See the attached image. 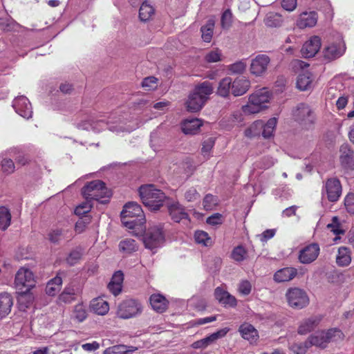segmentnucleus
<instances>
[{"label":"nucleus","instance_id":"nucleus-39","mask_svg":"<svg viewBox=\"0 0 354 354\" xmlns=\"http://www.w3.org/2000/svg\"><path fill=\"white\" fill-rule=\"evenodd\" d=\"M119 249L125 253H131L137 250L136 242L132 239H125L119 243Z\"/></svg>","mask_w":354,"mask_h":354},{"label":"nucleus","instance_id":"nucleus-36","mask_svg":"<svg viewBox=\"0 0 354 354\" xmlns=\"http://www.w3.org/2000/svg\"><path fill=\"white\" fill-rule=\"evenodd\" d=\"M67 231L55 228L51 229L47 234L48 241L53 244H59V242L64 238L65 234Z\"/></svg>","mask_w":354,"mask_h":354},{"label":"nucleus","instance_id":"nucleus-50","mask_svg":"<svg viewBox=\"0 0 354 354\" xmlns=\"http://www.w3.org/2000/svg\"><path fill=\"white\" fill-rule=\"evenodd\" d=\"M310 346L308 345V339L304 343H294L290 349L295 354H305Z\"/></svg>","mask_w":354,"mask_h":354},{"label":"nucleus","instance_id":"nucleus-34","mask_svg":"<svg viewBox=\"0 0 354 354\" xmlns=\"http://www.w3.org/2000/svg\"><path fill=\"white\" fill-rule=\"evenodd\" d=\"M213 85L209 82L205 81L198 86H197L194 91L203 97L205 102H206L207 97L213 92Z\"/></svg>","mask_w":354,"mask_h":354},{"label":"nucleus","instance_id":"nucleus-11","mask_svg":"<svg viewBox=\"0 0 354 354\" xmlns=\"http://www.w3.org/2000/svg\"><path fill=\"white\" fill-rule=\"evenodd\" d=\"M346 50V45L343 37L337 34L335 42L330 44L324 48V56L328 60H334L341 57Z\"/></svg>","mask_w":354,"mask_h":354},{"label":"nucleus","instance_id":"nucleus-9","mask_svg":"<svg viewBox=\"0 0 354 354\" xmlns=\"http://www.w3.org/2000/svg\"><path fill=\"white\" fill-rule=\"evenodd\" d=\"M15 283L17 289L21 292L29 291L35 285L32 271L26 268H20L15 276Z\"/></svg>","mask_w":354,"mask_h":354},{"label":"nucleus","instance_id":"nucleus-23","mask_svg":"<svg viewBox=\"0 0 354 354\" xmlns=\"http://www.w3.org/2000/svg\"><path fill=\"white\" fill-rule=\"evenodd\" d=\"M205 103L203 97L194 91L189 94L186 102L187 109L190 112H197L202 109Z\"/></svg>","mask_w":354,"mask_h":354},{"label":"nucleus","instance_id":"nucleus-60","mask_svg":"<svg viewBox=\"0 0 354 354\" xmlns=\"http://www.w3.org/2000/svg\"><path fill=\"white\" fill-rule=\"evenodd\" d=\"M221 214L216 213L207 218V223L212 225H216L222 223Z\"/></svg>","mask_w":354,"mask_h":354},{"label":"nucleus","instance_id":"nucleus-25","mask_svg":"<svg viewBox=\"0 0 354 354\" xmlns=\"http://www.w3.org/2000/svg\"><path fill=\"white\" fill-rule=\"evenodd\" d=\"M214 296L220 303L224 305H229L232 307L236 306V298L220 287L215 289Z\"/></svg>","mask_w":354,"mask_h":354},{"label":"nucleus","instance_id":"nucleus-40","mask_svg":"<svg viewBox=\"0 0 354 354\" xmlns=\"http://www.w3.org/2000/svg\"><path fill=\"white\" fill-rule=\"evenodd\" d=\"M229 330H230V328L226 327V328L220 329L218 331L211 334L210 335L203 338L204 342H205V345L207 346V347L212 343L214 342L218 339L225 337Z\"/></svg>","mask_w":354,"mask_h":354},{"label":"nucleus","instance_id":"nucleus-48","mask_svg":"<svg viewBox=\"0 0 354 354\" xmlns=\"http://www.w3.org/2000/svg\"><path fill=\"white\" fill-rule=\"evenodd\" d=\"M157 86L158 79L153 76L145 77L142 82V86L147 91L153 90Z\"/></svg>","mask_w":354,"mask_h":354},{"label":"nucleus","instance_id":"nucleus-64","mask_svg":"<svg viewBox=\"0 0 354 354\" xmlns=\"http://www.w3.org/2000/svg\"><path fill=\"white\" fill-rule=\"evenodd\" d=\"M113 347L115 354H127L128 353L131 351L129 350L128 347L125 345H117L113 346Z\"/></svg>","mask_w":354,"mask_h":354},{"label":"nucleus","instance_id":"nucleus-49","mask_svg":"<svg viewBox=\"0 0 354 354\" xmlns=\"http://www.w3.org/2000/svg\"><path fill=\"white\" fill-rule=\"evenodd\" d=\"M1 170L6 174H12L15 170V163L10 158H4L1 161Z\"/></svg>","mask_w":354,"mask_h":354},{"label":"nucleus","instance_id":"nucleus-38","mask_svg":"<svg viewBox=\"0 0 354 354\" xmlns=\"http://www.w3.org/2000/svg\"><path fill=\"white\" fill-rule=\"evenodd\" d=\"M277 125V119L275 118H272L268 120V122L264 124L263 122L262 127V136L265 138H269L273 135L274 130Z\"/></svg>","mask_w":354,"mask_h":354},{"label":"nucleus","instance_id":"nucleus-53","mask_svg":"<svg viewBox=\"0 0 354 354\" xmlns=\"http://www.w3.org/2000/svg\"><path fill=\"white\" fill-rule=\"evenodd\" d=\"M92 205L91 204V200H86V202L79 205L75 209V214L77 215H83L91 211Z\"/></svg>","mask_w":354,"mask_h":354},{"label":"nucleus","instance_id":"nucleus-27","mask_svg":"<svg viewBox=\"0 0 354 354\" xmlns=\"http://www.w3.org/2000/svg\"><path fill=\"white\" fill-rule=\"evenodd\" d=\"M90 307L93 313L100 315H104L109 310V303L101 297L93 299L91 302Z\"/></svg>","mask_w":354,"mask_h":354},{"label":"nucleus","instance_id":"nucleus-14","mask_svg":"<svg viewBox=\"0 0 354 354\" xmlns=\"http://www.w3.org/2000/svg\"><path fill=\"white\" fill-rule=\"evenodd\" d=\"M325 190L329 201L335 202L338 201L342 194L340 181L336 178L328 179L325 183Z\"/></svg>","mask_w":354,"mask_h":354},{"label":"nucleus","instance_id":"nucleus-12","mask_svg":"<svg viewBox=\"0 0 354 354\" xmlns=\"http://www.w3.org/2000/svg\"><path fill=\"white\" fill-rule=\"evenodd\" d=\"M319 252L320 248L318 243H310L300 250L298 260L303 264H310L317 259Z\"/></svg>","mask_w":354,"mask_h":354},{"label":"nucleus","instance_id":"nucleus-44","mask_svg":"<svg viewBox=\"0 0 354 354\" xmlns=\"http://www.w3.org/2000/svg\"><path fill=\"white\" fill-rule=\"evenodd\" d=\"M214 24H206L201 28V37L205 42H210L213 36Z\"/></svg>","mask_w":354,"mask_h":354},{"label":"nucleus","instance_id":"nucleus-61","mask_svg":"<svg viewBox=\"0 0 354 354\" xmlns=\"http://www.w3.org/2000/svg\"><path fill=\"white\" fill-rule=\"evenodd\" d=\"M281 6L286 10L292 11L297 6V0H282Z\"/></svg>","mask_w":354,"mask_h":354},{"label":"nucleus","instance_id":"nucleus-6","mask_svg":"<svg viewBox=\"0 0 354 354\" xmlns=\"http://www.w3.org/2000/svg\"><path fill=\"white\" fill-rule=\"evenodd\" d=\"M294 118L303 128L309 129L314 127L316 116L312 109L306 104H298L294 112Z\"/></svg>","mask_w":354,"mask_h":354},{"label":"nucleus","instance_id":"nucleus-7","mask_svg":"<svg viewBox=\"0 0 354 354\" xmlns=\"http://www.w3.org/2000/svg\"><path fill=\"white\" fill-rule=\"evenodd\" d=\"M142 310V305L138 300L127 299L119 304L117 315L120 318L127 319L140 315Z\"/></svg>","mask_w":354,"mask_h":354},{"label":"nucleus","instance_id":"nucleus-18","mask_svg":"<svg viewBox=\"0 0 354 354\" xmlns=\"http://www.w3.org/2000/svg\"><path fill=\"white\" fill-rule=\"evenodd\" d=\"M339 160L344 169H354V152L348 144L340 147Z\"/></svg>","mask_w":354,"mask_h":354},{"label":"nucleus","instance_id":"nucleus-21","mask_svg":"<svg viewBox=\"0 0 354 354\" xmlns=\"http://www.w3.org/2000/svg\"><path fill=\"white\" fill-rule=\"evenodd\" d=\"M297 274V270L293 267H286L278 270L273 276L277 283L287 282L294 279Z\"/></svg>","mask_w":354,"mask_h":354},{"label":"nucleus","instance_id":"nucleus-45","mask_svg":"<svg viewBox=\"0 0 354 354\" xmlns=\"http://www.w3.org/2000/svg\"><path fill=\"white\" fill-rule=\"evenodd\" d=\"M247 255V250L242 245H238L235 247L232 253L231 258L237 262L243 261Z\"/></svg>","mask_w":354,"mask_h":354},{"label":"nucleus","instance_id":"nucleus-2","mask_svg":"<svg viewBox=\"0 0 354 354\" xmlns=\"http://www.w3.org/2000/svg\"><path fill=\"white\" fill-rule=\"evenodd\" d=\"M270 97L271 93L267 88L257 90L249 95L248 104L242 106V111L245 114L259 113L268 107Z\"/></svg>","mask_w":354,"mask_h":354},{"label":"nucleus","instance_id":"nucleus-43","mask_svg":"<svg viewBox=\"0 0 354 354\" xmlns=\"http://www.w3.org/2000/svg\"><path fill=\"white\" fill-rule=\"evenodd\" d=\"M215 144V138L210 137L205 140L202 143L201 153L202 155L208 159L209 158L210 153Z\"/></svg>","mask_w":354,"mask_h":354},{"label":"nucleus","instance_id":"nucleus-31","mask_svg":"<svg viewBox=\"0 0 354 354\" xmlns=\"http://www.w3.org/2000/svg\"><path fill=\"white\" fill-rule=\"evenodd\" d=\"M313 79L309 72H304L299 74L297 80V87L300 91H307L311 87Z\"/></svg>","mask_w":354,"mask_h":354},{"label":"nucleus","instance_id":"nucleus-35","mask_svg":"<svg viewBox=\"0 0 354 354\" xmlns=\"http://www.w3.org/2000/svg\"><path fill=\"white\" fill-rule=\"evenodd\" d=\"M11 213L5 206L0 207V230H6L11 223Z\"/></svg>","mask_w":354,"mask_h":354},{"label":"nucleus","instance_id":"nucleus-42","mask_svg":"<svg viewBox=\"0 0 354 354\" xmlns=\"http://www.w3.org/2000/svg\"><path fill=\"white\" fill-rule=\"evenodd\" d=\"M87 315L86 307L82 304H78L75 306L73 316L78 322H84L86 319Z\"/></svg>","mask_w":354,"mask_h":354},{"label":"nucleus","instance_id":"nucleus-24","mask_svg":"<svg viewBox=\"0 0 354 354\" xmlns=\"http://www.w3.org/2000/svg\"><path fill=\"white\" fill-rule=\"evenodd\" d=\"M203 125V122L198 118L185 120L181 124V129L185 134H196Z\"/></svg>","mask_w":354,"mask_h":354},{"label":"nucleus","instance_id":"nucleus-46","mask_svg":"<svg viewBox=\"0 0 354 354\" xmlns=\"http://www.w3.org/2000/svg\"><path fill=\"white\" fill-rule=\"evenodd\" d=\"M194 239L196 243L205 246L210 245L212 243L211 238L208 234L204 231H196L194 234Z\"/></svg>","mask_w":354,"mask_h":354},{"label":"nucleus","instance_id":"nucleus-32","mask_svg":"<svg viewBox=\"0 0 354 354\" xmlns=\"http://www.w3.org/2000/svg\"><path fill=\"white\" fill-rule=\"evenodd\" d=\"M232 91V78L226 77L223 78L218 83L216 93L221 97H227Z\"/></svg>","mask_w":354,"mask_h":354},{"label":"nucleus","instance_id":"nucleus-57","mask_svg":"<svg viewBox=\"0 0 354 354\" xmlns=\"http://www.w3.org/2000/svg\"><path fill=\"white\" fill-rule=\"evenodd\" d=\"M246 65L244 62L239 61L229 66V71L232 73H242L245 70Z\"/></svg>","mask_w":354,"mask_h":354},{"label":"nucleus","instance_id":"nucleus-33","mask_svg":"<svg viewBox=\"0 0 354 354\" xmlns=\"http://www.w3.org/2000/svg\"><path fill=\"white\" fill-rule=\"evenodd\" d=\"M62 284V279L56 276L53 279H50L46 284V292L50 296H54L60 290Z\"/></svg>","mask_w":354,"mask_h":354},{"label":"nucleus","instance_id":"nucleus-59","mask_svg":"<svg viewBox=\"0 0 354 354\" xmlns=\"http://www.w3.org/2000/svg\"><path fill=\"white\" fill-rule=\"evenodd\" d=\"M123 281H124V274L122 271L119 270V271H116L113 274V275L111 279V281L109 283H111V286H113V284H114V283L122 286Z\"/></svg>","mask_w":354,"mask_h":354},{"label":"nucleus","instance_id":"nucleus-51","mask_svg":"<svg viewBox=\"0 0 354 354\" xmlns=\"http://www.w3.org/2000/svg\"><path fill=\"white\" fill-rule=\"evenodd\" d=\"M317 12L315 11L304 12L300 15V22H317Z\"/></svg>","mask_w":354,"mask_h":354},{"label":"nucleus","instance_id":"nucleus-56","mask_svg":"<svg viewBox=\"0 0 354 354\" xmlns=\"http://www.w3.org/2000/svg\"><path fill=\"white\" fill-rule=\"evenodd\" d=\"M239 292L243 295H248L252 290V285L248 280H244L240 282L239 285Z\"/></svg>","mask_w":354,"mask_h":354},{"label":"nucleus","instance_id":"nucleus-41","mask_svg":"<svg viewBox=\"0 0 354 354\" xmlns=\"http://www.w3.org/2000/svg\"><path fill=\"white\" fill-rule=\"evenodd\" d=\"M82 257V250L80 248H76L72 250L66 259V263L70 266H74L78 263Z\"/></svg>","mask_w":354,"mask_h":354},{"label":"nucleus","instance_id":"nucleus-62","mask_svg":"<svg viewBox=\"0 0 354 354\" xmlns=\"http://www.w3.org/2000/svg\"><path fill=\"white\" fill-rule=\"evenodd\" d=\"M275 230L270 229L265 230L260 236V240L262 242H266L270 239L272 238L275 234Z\"/></svg>","mask_w":354,"mask_h":354},{"label":"nucleus","instance_id":"nucleus-10","mask_svg":"<svg viewBox=\"0 0 354 354\" xmlns=\"http://www.w3.org/2000/svg\"><path fill=\"white\" fill-rule=\"evenodd\" d=\"M286 295L288 304L292 308L301 309L309 304L306 292L300 288H290L287 291Z\"/></svg>","mask_w":354,"mask_h":354},{"label":"nucleus","instance_id":"nucleus-8","mask_svg":"<svg viewBox=\"0 0 354 354\" xmlns=\"http://www.w3.org/2000/svg\"><path fill=\"white\" fill-rule=\"evenodd\" d=\"M165 240L162 227L156 225L149 227L143 236V242L147 248L153 250L163 243Z\"/></svg>","mask_w":354,"mask_h":354},{"label":"nucleus","instance_id":"nucleus-17","mask_svg":"<svg viewBox=\"0 0 354 354\" xmlns=\"http://www.w3.org/2000/svg\"><path fill=\"white\" fill-rule=\"evenodd\" d=\"M251 86L250 81L244 76L232 80V94L235 96H241L246 93Z\"/></svg>","mask_w":354,"mask_h":354},{"label":"nucleus","instance_id":"nucleus-16","mask_svg":"<svg viewBox=\"0 0 354 354\" xmlns=\"http://www.w3.org/2000/svg\"><path fill=\"white\" fill-rule=\"evenodd\" d=\"M321 47V39L318 36L311 37L306 41L301 50V53L304 57H314L319 50Z\"/></svg>","mask_w":354,"mask_h":354},{"label":"nucleus","instance_id":"nucleus-30","mask_svg":"<svg viewBox=\"0 0 354 354\" xmlns=\"http://www.w3.org/2000/svg\"><path fill=\"white\" fill-rule=\"evenodd\" d=\"M154 15L155 10L153 7L147 1L143 2L139 10V17L140 21L146 22L147 21L152 20Z\"/></svg>","mask_w":354,"mask_h":354},{"label":"nucleus","instance_id":"nucleus-3","mask_svg":"<svg viewBox=\"0 0 354 354\" xmlns=\"http://www.w3.org/2000/svg\"><path fill=\"white\" fill-rule=\"evenodd\" d=\"M82 193L86 200H95L102 204L109 202L111 192L106 187V184L100 180L89 182L84 185Z\"/></svg>","mask_w":354,"mask_h":354},{"label":"nucleus","instance_id":"nucleus-4","mask_svg":"<svg viewBox=\"0 0 354 354\" xmlns=\"http://www.w3.org/2000/svg\"><path fill=\"white\" fill-rule=\"evenodd\" d=\"M121 219L127 227L136 229L138 222L142 223L145 219L141 206L135 202L127 203L121 212Z\"/></svg>","mask_w":354,"mask_h":354},{"label":"nucleus","instance_id":"nucleus-63","mask_svg":"<svg viewBox=\"0 0 354 354\" xmlns=\"http://www.w3.org/2000/svg\"><path fill=\"white\" fill-rule=\"evenodd\" d=\"M82 348L86 351H96L100 348V344L95 341L92 343H86L82 344Z\"/></svg>","mask_w":354,"mask_h":354},{"label":"nucleus","instance_id":"nucleus-26","mask_svg":"<svg viewBox=\"0 0 354 354\" xmlns=\"http://www.w3.org/2000/svg\"><path fill=\"white\" fill-rule=\"evenodd\" d=\"M321 318L317 316L309 317L304 320L298 328V333L300 335H306L313 330L319 324Z\"/></svg>","mask_w":354,"mask_h":354},{"label":"nucleus","instance_id":"nucleus-13","mask_svg":"<svg viewBox=\"0 0 354 354\" xmlns=\"http://www.w3.org/2000/svg\"><path fill=\"white\" fill-rule=\"evenodd\" d=\"M270 62V57L265 54H259L252 60L250 72L256 76H261L266 73Z\"/></svg>","mask_w":354,"mask_h":354},{"label":"nucleus","instance_id":"nucleus-28","mask_svg":"<svg viewBox=\"0 0 354 354\" xmlns=\"http://www.w3.org/2000/svg\"><path fill=\"white\" fill-rule=\"evenodd\" d=\"M12 304V298L10 294H0V318L5 317L10 313Z\"/></svg>","mask_w":354,"mask_h":354},{"label":"nucleus","instance_id":"nucleus-20","mask_svg":"<svg viewBox=\"0 0 354 354\" xmlns=\"http://www.w3.org/2000/svg\"><path fill=\"white\" fill-rule=\"evenodd\" d=\"M168 211L171 218L176 223L181 221H189V215L184 207L179 203H174L168 206Z\"/></svg>","mask_w":354,"mask_h":354},{"label":"nucleus","instance_id":"nucleus-54","mask_svg":"<svg viewBox=\"0 0 354 354\" xmlns=\"http://www.w3.org/2000/svg\"><path fill=\"white\" fill-rule=\"evenodd\" d=\"M200 196V194L194 187H190L185 192V198L188 202L198 201L199 200Z\"/></svg>","mask_w":354,"mask_h":354},{"label":"nucleus","instance_id":"nucleus-19","mask_svg":"<svg viewBox=\"0 0 354 354\" xmlns=\"http://www.w3.org/2000/svg\"><path fill=\"white\" fill-rule=\"evenodd\" d=\"M239 332L242 338L248 341L250 344H256L259 335L258 330L251 324L245 322L239 327Z\"/></svg>","mask_w":354,"mask_h":354},{"label":"nucleus","instance_id":"nucleus-15","mask_svg":"<svg viewBox=\"0 0 354 354\" xmlns=\"http://www.w3.org/2000/svg\"><path fill=\"white\" fill-rule=\"evenodd\" d=\"M13 107L15 111L24 118L32 116V106L28 99L25 96H19L13 102Z\"/></svg>","mask_w":354,"mask_h":354},{"label":"nucleus","instance_id":"nucleus-58","mask_svg":"<svg viewBox=\"0 0 354 354\" xmlns=\"http://www.w3.org/2000/svg\"><path fill=\"white\" fill-rule=\"evenodd\" d=\"M344 205L348 212L354 214V195L348 194L344 199Z\"/></svg>","mask_w":354,"mask_h":354},{"label":"nucleus","instance_id":"nucleus-22","mask_svg":"<svg viewBox=\"0 0 354 354\" xmlns=\"http://www.w3.org/2000/svg\"><path fill=\"white\" fill-rule=\"evenodd\" d=\"M149 301L152 308L157 313H162L168 308L169 301L162 295H151L149 297Z\"/></svg>","mask_w":354,"mask_h":354},{"label":"nucleus","instance_id":"nucleus-47","mask_svg":"<svg viewBox=\"0 0 354 354\" xmlns=\"http://www.w3.org/2000/svg\"><path fill=\"white\" fill-rule=\"evenodd\" d=\"M221 50L218 48H215L214 50H210L208 52L204 59L206 62L207 63H214L218 62L221 60Z\"/></svg>","mask_w":354,"mask_h":354},{"label":"nucleus","instance_id":"nucleus-55","mask_svg":"<svg viewBox=\"0 0 354 354\" xmlns=\"http://www.w3.org/2000/svg\"><path fill=\"white\" fill-rule=\"evenodd\" d=\"M59 299L65 304H70L75 299V294L73 291L64 290L59 297Z\"/></svg>","mask_w":354,"mask_h":354},{"label":"nucleus","instance_id":"nucleus-5","mask_svg":"<svg viewBox=\"0 0 354 354\" xmlns=\"http://www.w3.org/2000/svg\"><path fill=\"white\" fill-rule=\"evenodd\" d=\"M343 337L342 332L336 328H330L327 331H322L312 335L308 338V345L315 346L322 348L326 347L330 341L341 339Z\"/></svg>","mask_w":354,"mask_h":354},{"label":"nucleus","instance_id":"nucleus-1","mask_svg":"<svg viewBox=\"0 0 354 354\" xmlns=\"http://www.w3.org/2000/svg\"><path fill=\"white\" fill-rule=\"evenodd\" d=\"M138 191L142 203L151 210H158L167 198L165 194L154 185H143Z\"/></svg>","mask_w":354,"mask_h":354},{"label":"nucleus","instance_id":"nucleus-37","mask_svg":"<svg viewBox=\"0 0 354 354\" xmlns=\"http://www.w3.org/2000/svg\"><path fill=\"white\" fill-rule=\"evenodd\" d=\"M262 127V120H257L254 122L248 129L245 130V136L250 138L255 136H259L261 134Z\"/></svg>","mask_w":354,"mask_h":354},{"label":"nucleus","instance_id":"nucleus-52","mask_svg":"<svg viewBox=\"0 0 354 354\" xmlns=\"http://www.w3.org/2000/svg\"><path fill=\"white\" fill-rule=\"evenodd\" d=\"M203 204L205 209H212L217 204V198L212 194H207L203 198Z\"/></svg>","mask_w":354,"mask_h":354},{"label":"nucleus","instance_id":"nucleus-29","mask_svg":"<svg viewBox=\"0 0 354 354\" xmlns=\"http://www.w3.org/2000/svg\"><path fill=\"white\" fill-rule=\"evenodd\" d=\"M351 261V252L346 247H340L336 257V263L339 266H348Z\"/></svg>","mask_w":354,"mask_h":354}]
</instances>
